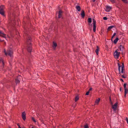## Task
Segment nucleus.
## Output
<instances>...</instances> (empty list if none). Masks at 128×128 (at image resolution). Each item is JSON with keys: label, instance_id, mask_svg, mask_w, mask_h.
<instances>
[{"label": "nucleus", "instance_id": "obj_1", "mask_svg": "<svg viewBox=\"0 0 128 128\" xmlns=\"http://www.w3.org/2000/svg\"><path fill=\"white\" fill-rule=\"evenodd\" d=\"M31 38L29 36L27 38V50L28 52H31L32 50V44L31 43Z\"/></svg>", "mask_w": 128, "mask_h": 128}, {"label": "nucleus", "instance_id": "obj_2", "mask_svg": "<svg viewBox=\"0 0 128 128\" xmlns=\"http://www.w3.org/2000/svg\"><path fill=\"white\" fill-rule=\"evenodd\" d=\"M118 70L119 71V74L120 75L122 74H124L125 73V69H124V63H122V65L121 66L119 63H118Z\"/></svg>", "mask_w": 128, "mask_h": 128}, {"label": "nucleus", "instance_id": "obj_3", "mask_svg": "<svg viewBox=\"0 0 128 128\" xmlns=\"http://www.w3.org/2000/svg\"><path fill=\"white\" fill-rule=\"evenodd\" d=\"M118 50L117 49L114 53V55L115 58L117 59H118L120 56V52H118Z\"/></svg>", "mask_w": 128, "mask_h": 128}, {"label": "nucleus", "instance_id": "obj_4", "mask_svg": "<svg viewBox=\"0 0 128 128\" xmlns=\"http://www.w3.org/2000/svg\"><path fill=\"white\" fill-rule=\"evenodd\" d=\"M4 6L2 5L0 6V14L4 16Z\"/></svg>", "mask_w": 128, "mask_h": 128}, {"label": "nucleus", "instance_id": "obj_5", "mask_svg": "<svg viewBox=\"0 0 128 128\" xmlns=\"http://www.w3.org/2000/svg\"><path fill=\"white\" fill-rule=\"evenodd\" d=\"M93 30L94 32H95L96 31V20L93 19Z\"/></svg>", "mask_w": 128, "mask_h": 128}, {"label": "nucleus", "instance_id": "obj_6", "mask_svg": "<svg viewBox=\"0 0 128 128\" xmlns=\"http://www.w3.org/2000/svg\"><path fill=\"white\" fill-rule=\"evenodd\" d=\"M22 77L20 76H19L17 77L15 80V82L16 84H17L18 83H19L20 82V79Z\"/></svg>", "mask_w": 128, "mask_h": 128}, {"label": "nucleus", "instance_id": "obj_7", "mask_svg": "<svg viewBox=\"0 0 128 128\" xmlns=\"http://www.w3.org/2000/svg\"><path fill=\"white\" fill-rule=\"evenodd\" d=\"M7 55L10 56V57H13V52L12 51L10 50H8L7 52Z\"/></svg>", "mask_w": 128, "mask_h": 128}, {"label": "nucleus", "instance_id": "obj_8", "mask_svg": "<svg viewBox=\"0 0 128 128\" xmlns=\"http://www.w3.org/2000/svg\"><path fill=\"white\" fill-rule=\"evenodd\" d=\"M26 114L25 112H22V117L24 120H26Z\"/></svg>", "mask_w": 128, "mask_h": 128}, {"label": "nucleus", "instance_id": "obj_9", "mask_svg": "<svg viewBox=\"0 0 128 128\" xmlns=\"http://www.w3.org/2000/svg\"><path fill=\"white\" fill-rule=\"evenodd\" d=\"M118 103L117 102H116L114 105L112 106V108L113 109L114 111H116V108L118 106Z\"/></svg>", "mask_w": 128, "mask_h": 128}, {"label": "nucleus", "instance_id": "obj_10", "mask_svg": "<svg viewBox=\"0 0 128 128\" xmlns=\"http://www.w3.org/2000/svg\"><path fill=\"white\" fill-rule=\"evenodd\" d=\"M120 49V50L121 52H123V50L124 49V48L123 46L121 45L120 46L118 47Z\"/></svg>", "mask_w": 128, "mask_h": 128}, {"label": "nucleus", "instance_id": "obj_11", "mask_svg": "<svg viewBox=\"0 0 128 128\" xmlns=\"http://www.w3.org/2000/svg\"><path fill=\"white\" fill-rule=\"evenodd\" d=\"M106 11L107 12H109L110 10L112 9V7L111 6H107L106 7Z\"/></svg>", "mask_w": 128, "mask_h": 128}, {"label": "nucleus", "instance_id": "obj_12", "mask_svg": "<svg viewBox=\"0 0 128 128\" xmlns=\"http://www.w3.org/2000/svg\"><path fill=\"white\" fill-rule=\"evenodd\" d=\"M81 15L82 18H84L85 16V14L84 11L82 10V11Z\"/></svg>", "mask_w": 128, "mask_h": 128}, {"label": "nucleus", "instance_id": "obj_13", "mask_svg": "<svg viewBox=\"0 0 128 128\" xmlns=\"http://www.w3.org/2000/svg\"><path fill=\"white\" fill-rule=\"evenodd\" d=\"M62 12L61 10H60L59 11L58 14V18H60L62 17Z\"/></svg>", "mask_w": 128, "mask_h": 128}, {"label": "nucleus", "instance_id": "obj_14", "mask_svg": "<svg viewBox=\"0 0 128 128\" xmlns=\"http://www.w3.org/2000/svg\"><path fill=\"white\" fill-rule=\"evenodd\" d=\"M99 51V48L98 47V46H97V49L95 50V52L96 53V54L97 55L98 54V52Z\"/></svg>", "mask_w": 128, "mask_h": 128}, {"label": "nucleus", "instance_id": "obj_15", "mask_svg": "<svg viewBox=\"0 0 128 128\" xmlns=\"http://www.w3.org/2000/svg\"><path fill=\"white\" fill-rule=\"evenodd\" d=\"M100 99L99 98H98V99H97L96 100L95 102L96 104H98L100 101Z\"/></svg>", "mask_w": 128, "mask_h": 128}, {"label": "nucleus", "instance_id": "obj_16", "mask_svg": "<svg viewBox=\"0 0 128 128\" xmlns=\"http://www.w3.org/2000/svg\"><path fill=\"white\" fill-rule=\"evenodd\" d=\"M76 8L78 11L79 12L81 8L80 6H76Z\"/></svg>", "mask_w": 128, "mask_h": 128}, {"label": "nucleus", "instance_id": "obj_17", "mask_svg": "<svg viewBox=\"0 0 128 128\" xmlns=\"http://www.w3.org/2000/svg\"><path fill=\"white\" fill-rule=\"evenodd\" d=\"M114 26H110L108 27L107 29L108 31L110 30H111L112 28H114Z\"/></svg>", "mask_w": 128, "mask_h": 128}, {"label": "nucleus", "instance_id": "obj_18", "mask_svg": "<svg viewBox=\"0 0 128 128\" xmlns=\"http://www.w3.org/2000/svg\"><path fill=\"white\" fill-rule=\"evenodd\" d=\"M6 34H4L3 33L0 34V36H2L4 38H6V37L5 36Z\"/></svg>", "mask_w": 128, "mask_h": 128}, {"label": "nucleus", "instance_id": "obj_19", "mask_svg": "<svg viewBox=\"0 0 128 128\" xmlns=\"http://www.w3.org/2000/svg\"><path fill=\"white\" fill-rule=\"evenodd\" d=\"M88 22L89 23V24H90L92 22V19L91 18H89L88 19Z\"/></svg>", "mask_w": 128, "mask_h": 128}, {"label": "nucleus", "instance_id": "obj_20", "mask_svg": "<svg viewBox=\"0 0 128 128\" xmlns=\"http://www.w3.org/2000/svg\"><path fill=\"white\" fill-rule=\"evenodd\" d=\"M118 40L119 39L118 38H116L114 41V43L116 44L118 41Z\"/></svg>", "mask_w": 128, "mask_h": 128}, {"label": "nucleus", "instance_id": "obj_21", "mask_svg": "<svg viewBox=\"0 0 128 128\" xmlns=\"http://www.w3.org/2000/svg\"><path fill=\"white\" fill-rule=\"evenodd\" d=\"M57 46V44L56 43L54 42H53V48H54V47H55V48H56V46Z\"/></svg>", "mask_w": 128, "mask_h": 128}, {"label": "nucleus", "instance_id": "obj_22", "mask_svg": "<svg viewBox=\"0 0 128 128\" xmlns=\"http://www.w3.org/2000/svg\"><path fill=\"white\" fill-rule=\"evenodd\" d=\"M79 99V97L78 96H76L75 98V101L76 102Z\"/></svg>", "mask_w": 128, "mask_h": 128}, {"label": "nucleus", "instance_id": "obj_23", "mask_svg": "<svg viewBox=\"0 0 128 128\" xmlns=\"http://www.w3.org/2000/svg\"><path fill=\"white\" fill-rule=\"evenodd\" d=\"M128 92V90L127 88L124 89V94H126Z\"/></svg>", "mask_w": 128, "mask_h": 128}, {"label": "nucleus", "instance_id": "obj_24", "mask_svg": "<svg viewBox=\"0 0 128 128\" xmlns=\"http://www.w3.org/2000/svg\"><path fill=\"white\" fill-rule=\"evenodd\" d=\"M124 3L126 4H128V2L127 0H121Z\"/></svg>", "mask_w": 128, "mask_h": 128}, {"label": "nucleus", "instance_id": "obj_25", "mask_svg": "<svg viewBox=\"0 0 128 128\" xmlns=\"http://www.w3.org/2000/svg\"><path fill=\"white\" fill-rule=\"evenodd\" d=\"M32 119L33 120V121L34 122H36V120L33 117H32Z\"/></svg>", "mask_w": 128, "mask_h": 128}, {"label": "nucleus", "instance_id": "obj_26", "mask_svg": "<svg viewBox=\"0 0 128 128\" xmlns=\"http://www.w3.org/2000/svg\"><path fill=\"white\" fill-rule=\"evenodd\" d=\"M84 128H88V124H86V125H85L84 126Z\"/></svg>", "mask_w": 128, "mask_h": 128}, {"label": "nucleus", "instance_id": "obj_27", "mask_svg": "<svg viewBox=\"0 0 128 128\" xmlns=\"http://www.w3.org/2000/svg\"><path fill=\"white\" fill-rule=\"evenodd\" d=\"M4 53L5 55L6 56L7 55V52H6V49H4Z\"/></svg>", "mask_w": 128, "mask_h": 128}, {"label": "nucleus", "instance_id": "obj_28", "mask_svg": "<svg viewBox=\"0 0 128 128\" xmlns=\"http://www.w3.org/2000/svg\"><path fill=\"white\" fill-rule=\"evenodd\" d=\"M126 83H124V89H126Z\"/></svg>", "mask_w": 128, "mask_h": 128}, {"label": "nucleus", "instance_id": "obj_29", "mask_svg": "<svg viewBox=\"0 0 128 128\" xmlns=\"http://www.w3.org/2000/svg\"><path fill=\"white\" fill-rule=\"evenodd\" d=\"M122 77L124 78H126V76H124V74H122Z\"/></svg>", "mask_w": 128, "mask_h": 128}, {"label": "nucleus", "instance_id": "obj_30", "mask_svg": "<svg viewBox=\"0 0 128 128\" xmlns=\"http://www.w3.org/2000/svg\"><path fill=\"white\" fill-rule=\"evenodd\" d=\"M103 19L104 20H107L108 18L106 17H103Z\"/></svg>", "mask_w": 128, "mask_h": 128}, {"label": "nucleus", "instance_id": "obj_31", "mask_svg": "<svg viewBox=\"0 0 128 128\" xmlns=\"http://www.w3.org/2000/svg\"><path fill=\"white\" fill-rule=\"evenodd\" d=\"M116 33H114V34L112 37V38L115 36L116 35Z\"/></svg>", "mask_w": 128, "mask_h": 128}, {"label": "nucleus", "instance_id": "obj_32", "mask_svg": "<svg viewBox=\"0 0 128 128\" xmlns=\"http://www.w3.org/2000/svg\"><path fill=\"white\" fill-rule=\"evenodd\" d=\"M89 92H89V91H88V92H87L86 94V95H88L89 94Z\"/></svg>", "mask_w": 128, "mask_h": 128}, {"label": "nucleus", "instance_id": "obj_33", "mask_svg": "<svg viewBox=\"0 0 128 128\" xmlns=\"http://www.w3.org/2000/svg\"><path fill=\"white\" fill-rule=\"evenodd\" d=\"M126 121L127 124H128V119L127 117L125 119Z\"/></svg>", "mask_w": 128, "mask_h": 128}, {"label": "nucleus", "instance_id": "obj_34", "mask_svg": "<svg viewBox=\"0 0 128 128\" xmlns=\"http://www.w3.org/2000/svg\"><path fill=\"white\" fill-rule=\"evenodd\" d=\"M17 125L18 126V128H20L21 127L19 124H17Z\"/></svg>", "mask_w": 128, "mask_h": 128}, {"label": "nucleus", "instance_id": "obj_35", "mask_svg": "<svg viewBox=\"0 0 128 128\" xmlns=\"http://www.w3.org/2000/svg\"><path fill=\"white\" fill-rule=\"evenodd\" d=\"M92 88H90L89 89L88 91H89V92H90V91L91 90H92Z\"/></svg>", "mask_w": 128, "mask_h": 128}, {"label": "nucleus", "instance_id": "obj_36", "mask_svg": "<svg viewBox=\"0 0 128 128\" xmlns=\"http://www.w3.org/2000/svg\"><path fill=\"white\" fill-rule=\"evenodd\" d=\"M4 41V40H1L0 39V42H3V41Z\"/></svg>", "mask_w": 128, "mask_h": 128}, {"label": "nucleus", "instance_id": "obj_37", "mask_svg": "<svg viewBox=\"0 0 128 128\" xmlns=\"http://www.w3.org/2000/svg\"><path fill=\"white\" fill-rule=\"evenodd\" d=\"M120 80H121L122 81V82H124V80L122 79H120Z\"/></svg>", "mask_w": 128, "mask_h": 128}, {"label": "nucleus", "instance_id": "obj_38", "mask_svg": "<svg viewBox=\"0 0 128 128\" xmlns=\"http://www.w3.org/2000/svg\"><path fill=\"white\" fill-rule=\"evenodd\" d=\"M126 94H124V97L126 98Z\"/></svg>", "mask_w": 128, "mask_h": 128}, {"label": "nucleus", "instance_id": "obj_39", "mask_svg": "<svg viewBox=\"0 0 128 128\" xmlns=\"http://www.w3.org/2000/svg\"><path fill=\"white\" fill-rule=\"evenodd\" d=\"M3 32H2V31L0 30V34H1Z\"/></svg>", "mask_w": 128, "mask_h": 128}, {"label": "nucleus", "instance_id": "obj_40", "mask_svg": "<svg viewBox=\"0 0 128 128\" xmlns=\"http://www.w3.org/2000/svg\"><path fill=\"white\" fill-rule=\"evenodd\" d=\"M122 90V88L121 87H120V91H121Z\"/></svg>", "mask_w": 128, "mask_h": 128}, {"label": "nucleus", "instance_id": "obj_41", "mask_svg": "<svg viewBox=\"0 0 128 128\" xmlns=\"http://www.w3.org/2000/svg\"><path fill=\"white\" fill-rule=\"evenodd\" d=\"M109 99L110 100V102H111V99L110 97Z\"/></svg>", "mask_w": 128, "mask_h": 128}, {"label": "nucleus", "instance_id": "obj_42", "mask_svg": "<svg viewBox=\"0 0 128 128\" xmlns=\"http://www.w3.org/2000/svg\"><path fill=\"white\" fill-rule=\"evenodd\" d=\"M96 0H92V1L93 2H95Z\"/></svg>", "mask_w": 128, "mask_h": 128}, {"label": "nucleus", "instance_id": "obj_43", "mask_svg": "<svg viewBox=\"0 0 128 128\" xmlns=\"http://www.w3.org/2000/svg\"><path fill=\"white\" fill-rule=\"evenodd\" d=\"M9 128H11L9 126Z\"/></svg>", "mask_w": 128, "mask_h": 128}, {"label": "nucleus", "instance_id": "obj_44", "mask_svg": "<svg viewBox=\"0 0 128 128\" xmlns=\"http://www.w3.org/2000/svg\"><path fill=\"white\" fill-rule=\"evenodd\" d=\"M6 44V42H5V43H4V44Z\"/></svg>", "mask_w": 128, "mask_h": 128}, {"label": "nucleus", "instance_id": "obj_45", "mask_svg": "<svg viewBox=\"0 0 128 128\" xmlns=\"http://www.w3.org/2000/svg\"><path fill=\"white\" fill-rule=\"evenodd\" d=\"M6 44V42H5V43H4V44Z\"/></svg>", "mask_w": 128, "mask_h": 128}, {"label": "nucleus", "instance_id": "obj_46", "mask_svg": "<svg viewBox=\"0 0 128 128\" xmlns=\"http://www.w3.org/2000/svg\"><path fill=\"white\" fill-rule=\"evenodd\" d=\"M34 128L33 127H32V128Z\"/></svg>", "mask_w": 128, "mask_h": 128}]
</instances>
